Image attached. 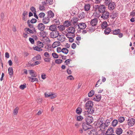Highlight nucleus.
<instances>
[{
	"label": "nucleus",
	"instance_id": "obj_1",
	"mask_svg": "<svg viewBox=\"0 0 135 135\" xmlns=\"http://www.w3.org/2000/svg\"><path fill=\"white\" fill-rule=\"evenodd\" d=\"M91 27H89V29L91 31H93L95 29V26H96L98 22V20L96 18H95L91 20L90 22Z\"/></svg>",
	"mask_w": 135,
	"mask_h": 135
},
{
	"label": "nucleus",
	"instance_id": "obj_2",
	"mask_svg": "<svg viewBox=\"0 0 135 135\" xmlns=\"http://www.w3.org/2000/svg\"><path fill=\"white\" fill-rule=\"evenodd\" d=\"M101 18L104 20H107L109 17V13L107 11L101 13Z\"/></svg>",
	"mask_w": 135,
	"mask_h": 135
},
{
	"label": "nucleus",
	"instance_id": "obj_3",
	"mask_svg": "<svg viewBox=\"0 0 135 135\" xmlns=\"http://www.w3.org/2000/svg\"><path fill=\"white\" fill-rule=\"evenodd\" d=\"M59 35V32L57 30L52 31L50 33V37L54 38L57 37Z\"/></svg>",
	"mask_w": 135,
	"mask_h": 135
},
{
	"label": "nucleus",
	"instance_id": "obj_4",
	"mask_svg": "<svg viewBox=\"0 0 135 135\" xmlns=\"http://www.w3.org/2000/svg\"><path fill=\"white\" fill-rule=\"evenodd\" d=\"M85 120L86 123L89 124L92 122L93 119L92 116L88 115L86 117Z\"/></svg>",
	"mask_w": 135,
	"mask_h": 135
},
{
	"label": "nucleus",
	"instance_id": "obj_5",
	"mask_svg": "<svg viewBox=\"0 0 135 135\" xmlns=\"http://www.w3.org/2000/svg\"><path fill=\"white\" fill-rule=\"evenodd\" d=\"M108 6V8L109 10H113L115 9L116 5L115 2H112Z\"/></svg>",
	"mask_w": 135,
	"mask_h": 135
},
{
	"label": "nucleus",
	"instance_id": "obj_6",
	"mask_svg": "<svg viewBox=\"0 0 135 135\" xmlns=\"http://www.w3.org/2000/svg\"><path fill=\"white\" fill-rule=\"evenodd\" d=\"M135 123V119L132 118H129L128 120V124L130 126H133Z\"/></svg>",
	"mask_w": 135,
	"mask_h": 135
},
{
	"label": "nucleus",
	"instance_id": "obj_7",
	"mask_svg": "<svg viewBox=\"0 0 135 135\" xmlns=\"http://www.w3.org/2000/svg\"><path fill=\"white\" fill-rule=\"evenodd\" d=\"M85 109L86 110V111H85V114H87V113H88L89 114H91L94 113V109L93 108V107Z\"/></svg>",
	"mask_w": 135,
	"mask_h": 135
},
{
	"label": "nucleus",
	"instance_id": "obj_8",
	"mask_svg": "<svg viewBox=\"0 0 135 135\" xmlns=\"http://www.w3.org/2000/svg\"><path fill=\"white\" fill-rule=\"evenodd\" d=\"M87 123H83L82 125V127L83 129L85 131L88 130L89 129H91V128H89L88 127L89 126H90V125H89Z\"/></svg>",
	"mask_w": 135,
	"mask_h": 135
},
{
	"label": "nucleus",
	"instance_id": "obj_9",
	"mask_svg": "<svg viewBox=\"0 0 135 135\" xmlns=\"http://www.w3.org/2000/svg\"><path fill=\"white\" fill-rule=\"evenodd\" d=\"M106 7L104 5H100L99 9V12L101 13L106 11Z\"/></svg>",
	"mask_w": 135,
	"mask_h": 135
},
{
	"label": "nucleus",
	"instance_id": "obj_10",
	"mask_svg": "<svg viewBox=\"0 0 135 135\" xmlns=\"http://www.w3.org/2000/svg\"><path fill=\"white\" fill-rule=\"evenodd\" d=\"M37 27L39 30L43 31L45 28V26L42 23H40L38 24Z\"/></svg>",
	"mask_w": 135,
	"mask_h": 135
},
{
	"label": "nucleus",
	"instance_id": "obj_11",
	"mask_svg": "<svg viewBox=\"0 0 135 135\" xmlns=\"http://www.w3.org/2000/svg\"><path fill=\"white\" fill-rule=\"evenodd\" d=\"M93 104L92 101H88L86 102L85 104L86 109H87L88 108L90 107L91 108V107H93Z\"/></svg>",
	"mask_w": 135,
	"mask_h": 135
},
{
	"label": "nucleus",
	"instance_id": "obj_12",
	"mask_svg": "<svg viewBox=\"0 0 135 135\" xmlns=\"http://www.w3.org/2000/svg\"><path fill=\"white\" fill-rule=\"evenodd\" d=\"M78 28L80 29H84L86 26V24L84 23H79L78 25Z\"/></svg>",
	"mask_w": 135,
	"mask_h": 135
},
{
	"label": "nucleus",
	"instance_id": "obj_13",
	"mask_svg": "<svg viewBox=\"0 0 135 135\" xmlns=\"http://www.w3.org/2000/svg\"><path fill=\"white\" fill-rule=\"evenodd\" d=\"M118 12L117 11H114L112 13V15L110 16L112 18L114 19L116 17H117L119 15Z\"/></svg>",
	"mask_w": 135,
	"mask_h": 135
},
{
	"label": "nucleus",
	"instance_id": "obj_14",
	"mask_svg": "<svg viewBox=\"0 0 135 135\" xmlns=\"http://www.w3.org/2000/svg\"><path fill=\"white\" fill-rule=\"evenodd\" d=\"M67 31L68 32H70V33H75V29L73 27H69L67 29Z\"/></svg>",
	"mask_w": 135,
	"mask_h": 135
},
{
	"label": "nucleus",
	"instance_id": "obj_15",
	"mask_svg": "<svg viewBox=\"0 0 135 135\" xmlns=\"http://www.w3.org/2000/svg\"><path fill=\"white\" fill-rule=\"evenodd\" d=\"M123 132V130L121 128H116L115 132L118 135L121 134Z\"/></svg>",
	"mask_w": 135,
	"mask_h": 135
},
{
	"label": "nucleus",
	"instance_id": "obj_16",
	"mask_svg": "<svg viewBox=\"0 0 135 135\" xmlns=\"http://www.w3.org/2000/svg\"><path fill=\"white\" fill-rule=\"evenodd\" d=\"M66 37L68 38L71 37H74L75 36V33H71L70 32H67L65 35Z\"/></svg>",
	"mask_w": 135,
	"mask_h": 135
},
{
	"label": "nucleus",
	"instance_id": "obj_17",
	"mask_svg": "<svg viewBox=\"0 0 135 135\" xmlns=\"http://www.w3.org/2000/svg\"><path fill=\"white\" fill-rule=\"evenodd\" d=\"M41 56L40 55H38L36 56H35L33 57L31 60V61H34L36 60H41Z\"/></svg>",
	"mask_w": 135,
	"mask_h": 135
},
{
	"label": "nucleus",
	"instance_id": "obj_18",
	"mask_svg": "<svg viewBox=\"0 0 135 135\" xmlns=\"http://www.w3.org/2000/svg\"><path fill=\"white\" fill-rule=\"evenodd\" d=\"M71 24L72 23L71 21H66L63 23V25L66 27L70 26Z\"/></svg>",
	"mask_w": 135,
	"mask_h": 135
},
{
	"label": "nucleus",
	"instance_id": "obj_19",
	"mask_svg": "<svg viewBox=\"0 0 135 135\" xmlns=\"http://www.w3.org/2000/svg\"><path fill=\"white\" fill-rule=\"evenodd\" d=\"M57 26L55 24L52 25L49 27V30L53 31L54 30H57Z\"/></svg>",
	"mask_w": 135,
	"mask_h": 135
},
{
	"label": "nucleus",
	"instance_id": "obj_20",
	"mask_svg": "<svg viewBox=\"0 0 135 135\" xmlns=\"http://www.w3.org/2000/svg\"><path fill=\"white\" fill-rule=\"evenodd\" d=\"M120 30L119 29H117L112 31L111 33L114 35H117L120 32Z\"/></svg>",
	"mask_w": 135,
	"mask_h": 135
},
{
	"label": "nucleus",
	"instance_id": "obj_21",
	"mask_svg": "<svg viewBox=\"0 0 135 135\" xmlns=\"http://www.w3.org/2000/svg\"><path fill=\"white\" fill-rule=\"evenodd\" d=\"M54 16V14L51 11H49L48 12L47 17L49 18L53 17Z\"/></svg>",
	"mask_w": 135,
	"mask_h": 135
},
{
	"label": "nucleus",
	"instance_id": "obj_22",
	"mask_svg": "<svg viewBox=\"0 0 135 135\" xmlns=\"http://www.w3.org/2000/svg\"><path fill=\"white\" fill-rule=\"evenodd\" d=\"M111 31V29L110 28L108 27L105 28L104 30V32L105 34L108 35L110 32Z\"/></svg>",
	"mask_w": 135,
	"mask_h": 135
},
{
	"label": "nucleus",
	"instance_id": "obj_23",
	"mask_svg": "<svg viewBox=\"0 0 135 135\" xmlns=\"http://www.w3.org/2000/svg\"><path fill=\"white\" fill-rule=\"evenodd\" d=\"M49 18L48 17L44 18L42 19V22L44 24H47L49 22Z\"/></svg>",
	"mask_w": 135,
	"mask_h": 135
},
{
	"label": "nucleus",
	"instance_id": "obj_24",
	"mask_svg": "<svg viewBox=\"0 0 135 135\" xmlns=\"http://www.w3.org/2000/svg\"><path fill=\"white\" fill-rule=\"evenodd\" d=\"M47 34V33L45 31H43L40 32V37H43V38H44L46 36Z\"/></svg>",
	"mask_w": 135,
	"mask_h": 135
},
{
	"label": "nucleus",
	"instance_id": "obj_25",
	"mask_svg": "<svg viewBox=\"0 0 135 135\" xmlns=\"http://www.w3.org/2000/svg\"><path fill=\"white\" fill-rule=\"evenodd\" d=\"M60 43L59 41L55 42L52 44V47L53 48H55L57 46L60 45Z\"/></svg>",
	"mask_w": 135,
	"mask_h": 135
},
{
	"label": "nucleus",
	"instance_id": "obj_26",
	"mask_svg": "<svg viewBox=\"0 0 135 135\" xmlns=\"http://www.w3.org/2000/svg\"><path fill=\"white\" fill-rule=\"evenodd\" d=\"M107 23L106 21H105L102 23L101 24V27L103 29L107 27Z\"/></svg>",
	"mask_w": 135,
	"mask_h": 135
},
{
	"label": "nucleus",
	"instance_id": "obj_27",
	"mask_svg": "<svg viewBox=\"0 0 135 135\" xmlns=\"http://www.w3.org/2000/svg\"><path fill=\"white\" fill-rule=\"evenodd\" d=\"M78 21V18L76 17H75L71 20V21L72 23L76 24Z\"/></svg>",
	"mask_w": 135,
	"mask_h": 135
},
{
	"label": "nucleus",
	"instance_id": "obj_28",
	"mask_svg": "<svg viewBox=\"0 0 135 135\" xmlns=\"http://www.w3.org/2000/svg\"><path fill=\"white\" fill-rule=\"evenodd\" d=\"M90 5L89 4H85L84 6V9L86 11H88L90 9Z\"/></svg>",
	"mask_w": 135,
	"mask_h": 135
},
{
	"label": "nucleus",
	"instance_id": "obj_29",
	"mask_svg": "<svg viewBox=\"0 0 135 135\" xmlns=\"http://www.w3.org/2000/svg\"><path fill=\"white\" fill-rule=\"evenodd\" d=\"M34 77H32V76L29 77V78L30 79V80L31 79V82H33L35 81H36V82H38V80L37 78H34Z\"/></svg>",
	"mask_w": 135,
	"mask_h": 135
},
{
	"label": "nucleus",
	"instance_id": "obj_30",
	"mask_svg": "<svg viewBox=\"0 0 135 135\" xmlns=\"http://www.w3.org/2000/svg\"><path fill=\"white\" fill-rule=\"evenodd\" d=\"M33 48L34 50L38 51H41L42 50V49L41 48V47H40L38 46H36L35 47H33Z\"/></svg>",
	"mask_w": 135,
	"mask_h": 135
},
{
	"label": "nucleus",
	"instance_id": "obj_31",
	"mask_svg": "<svg viewBox=\"0 0 135 135\" xmlns=\"http://www.w3.org/2000/svg\"><path fill=\"white\" fill-rule=\"evenodd\" d=\"M85 16V15L84 13V12H82L78 15V17L81 19L84 18Z\"/></svg>",
	"mask_w": 135,
	"mask_h": 135
},
{
	"label": "nucleus",
	"instance_id": "obj_32",
	"mask_svg": "<svg viewBox=\"0 0 135 135\" xmlns=\"http://www.w3.org/2000/svg\"><path fill=\"white\" fill-rule=\"evenodd\" d=\"M118 121L117 120L115 119H114L113 120V121L112 122V125L113 127L115 126L118 123Z\"/></svg>",
	"mask_w": 135,
	"mask_h": 135
},
{
	"label": "nucleus",
	"instance_id": "obj_33",
	"mask_svg": "<svg viewBox=\"0 0 135 135\" xmlns=\"http://www.w3.org/2000/svg\"><path fill=\"white\" fill-rule=\"evenodd\" d=\"M112 2V0H104V3L105 5L107 6L109 5Z\"/></svg>",
	"mask_w": 135,
	"mask_h": 135
},
{
	"label": "nucleus",
	"instance_id": "obj_34",
	"mask_svg": "<svg viewBox=\"0 0 135 135\" xmlns=\"http://www.w3.org/2000/svg\"><path fill=\"white\" fill-rule=\"evenodd\" d=\"M8 71L9 75H12L13 74V69L11 67L9 68Z\"/></svg>",
	"mask_w": 135,
	"mask_h": 135
},
{
	"label": "nucleus",
	"instance_id": "obj_35",
	"mask_svg": "<svg viewBox=\"0 0 135 135\" xmlns=\"http://www.w3.org/2000/svg\"><path fill=\"white\" fill-rule=\"evenodd\" d=\"M82 111V109L80 107L78 108L76 110V113L79 114H80L81 113Z\"/></svg>",
	"mask_w": 135,
	"mask_h": 135
},
{
	"label": "nucleus",
	"instance_id": "obj_36",
	"mask_svg": "<svg viewBox=\"0 0 135 135\" xmlns=\"http://www.w3.org/2000/svg\"><path fill=\"white\" fill-rule=\"evenodd\" d=\"M37 46L40 47H42L44 46L43 43L40 41H38L37 42Z\"/></svg>",
	"mask_w": 135,
	"mask_h": 135
},
{
	"label": "nucleus",
	"instance_id": "obj_37",
	"mask_svg": "<svg viewBox=\"0 0 135 135\" xmlns=\"http://www.w3.org/2000/svg\"><path fill=\"white\" fill-rule=\"evenodd\" d=\"M101 98V95L99 94L97 95L96 96V99L95 101L97 102H99L100 101Z\"/></svg>",
	"mask_w": 135,
	"mask_h": 135
},
{
	"label": "nucleus",
	"instance_id": "obj_38",
	"mask_svg": "<svg viewBox=\"0 0 135 135\" xmlns=\"http://www.w3.org/2000/svg\"><path fill=\"white\" fill-rule=\"evenodd\" d=\"M124 118L123 117H120L118 119V121L119 122L122 123L124 120Z\"/></svg>",
	"mask_w": 135,
	"mask_h": 135
},
{
	"label": "nucleus",
	"instance_id": "obj_39",
	"mask_svg": "<svg viewBox=\"0 0 135 135\" xmlns=\"http://www.w3.org/2000/svg\"><path fill=\"white\" fill-rule=\"evenodd\" d=\"M94 91L93 90H91L90 91L88 94V97H92L94 94Z\"/></svg>",
	"mask_w": 135,
	"mask_h": 135
},
{
	"label": "nucleus",
	"instance_id": "obj_40",
	"mask_svg": "<svg viewBox=\"0 0 135 135\" xmlns=\"http://www.w3.org/2000/svg\"><path fill=\"white\" fill-rule=\"evenodd\" d=\"M103 118H101V120L100 121V122L99 123V124H100L99 127L100 128H103V126H102L103 124L104 123L103 121Z\"/></svg>",
	"mask_w": 135,
	"mask_h": 135
},
{
	"label": "nucleus",
	"instance_id": "obj_41",
	"mask_svg": "<svg viewBox=\"0 0 135 135\" xmlns=\"http://www.w3.org/2000/svg\"><path fill=\"white\" fill-rule=\"evenodd\" d=\"M65 26L64 25H60V26H58L59 30L60 31H63L65 29Z\"/></svg>",
	"mask_w": 135,
	"mask_h": 135
},
{
	"label": "nucleus",
	"instance_id": "obj_42",
	"mask_svg": "<svg viewBox=\"0 0 135 135\" xmlns=\"http://www.w3.org/2000/svg\"><path fill=\"white\" fill-rule=\"evenodd\" d=\"M19 108L18 107H16L14 109L13 113L14 115H16L18 112Z\"/></svg>",
	"mask_w": 135,
	"mask_h": 135
},
{
	"label": "nucleus",
	"instance_id": "obj_43",
	"mask_svg": "<svg viewBox=\"0 0 135 135\" xmlns=\"http://www.w3.org/2000/svg\"><path fill=\"white\" fill-rule=\"evenodd\" d=\"M62 62V60L61 59H57L55 60V62L57 64H59L61 63Z\"/></svg>",
	"mask_w": 135,
	"mask_h": 135
},
{
	"label": "nucleus",
	"instance_id": "obj_44",
	"mask_svg": "<svg viewBox=\"0 0 135 135\" xmlns=\"http://www.w3.org/2000/svg\"><path fill=\"white\" fill-rule=\"evenodd\" d=\"M27 24L29 27L31 28H32L33 27V25L30 24V22L29 20H28L27 21Z\"/></svg>",
	"mask_w": 135,
	"mask_h": 135
},
{
	"label": "nucleus",
	"instance_id": "obj_45",
	"mask_svg": "<svg viewBox=\"0 0 135 135\" xmlns=\"http://www.w3.org/2000/svg\"><path fill=\"white\" fill-rule=\"evenodd\" d=\"M100 5H94L93 6V7L95 9L94 10L96 11L98 9L99 10Z\"/></svg>",
	"mask_w": 135,
	"mask_h": 135
},
{
	"label": "nucleus",
	"instance_id": "obj_46",
	"mask_svg": "<svg viewBox=\"0 0 135 135\" xmlns=\"http://www.w3.org/2000/svg\"><path fill=\"white\" fill-rule=\"evenodd\" d=\"M52 55L53 57L54 58L56 59L58 58L59 57L58 55L55 53H52Z\"/></svg>",
	"mask_w": 135,
	"mask_h": 135
},
{
	"label": "nucleus",
	"instance_id": "obj_47",
	"mask_svg": "<svg viewBox=\"0 0 135 135\" xmlns=\"http://www.w3.org/2000/svg\"><path fill=\"white\" fill-rule=\"evenodd\" d=\"M45 62H50L51 60V59L49 57H45L44 59Z\"/></svg>",
	"mask_w": 135,
	"mask_h": 135
},
{
	"label": "nucleus",
	"instance_id": "obj_48",
	"mask_svg": "<svg viewBox=\"0 0 135 135\" xmlns=\"http://www.w3.org/2000/svg\"><path fill=\"white\" fill-rule=\"evenodd\" d=\"M40 61H37L35 62L34 64H30L31 66H33L34 65H38L40 64Z\"/></svg>",
	"mask_w": 135,
	"mask_h": 135
},
{
	"label": "nucleus",
	"instance_id": "obj_49",
	"mask_svg": "<svg viewBox=\"0 0 135 135\" xmlns=\"http://www.w3.org/2000/svg\"><path fill=\"white\" fill-rule=\"evenodd\" d=\"M45 15V14L44 12H41L38 15V16L40 18H42L44 17Z\"/></svg>",
	"mask_w": 135,
	"mask_h": 135
},
{
	"label": "nucleus",
	"instance_id": "obj_50",
	"mask_svg": "<svg viewBox=\"0 0 135 135\" xmlns=\"http://www.w3.org/2000/svg\"><path fill=\"white\" fill-rule=\"evenodd\" d=\"M26 87V84L24 83L23 85H21L20 88L21 89L23 90Z\"/></svg>",
	"mask_w": 135,
	"mask_h": 135
},
{
	"label": "nucleus",
	"instance_id": "obj_51",
	"mask_svg": "<svg viewBox=\"0 0 135 135\" xmlns=\"http://www.w3.org/2000/svg\"><path fill=\"white\" fill-rule=\"evenodd\" d=\"M25 30H26V31H28L29 33H31L32 34L34 33V32H33V31L32 30L29 29L28 28H25Z\"/></svg>",
	"mask_w": 135,
	"mask_h": 135
},
{
	"label": "nucleus",
	"instance_id": "obj_52",
	"mask_svg": "<svg viewBox=\"0 0 135 135\" xmlns=\"http://www.w3.org/2000/svg\"><path fill=\"white\" fill-rule=\"evenodd\" d=\"M39 8V10L40 11L45 10V7L43 6L40 5Z\"/></svg>",
	"mask_w": 135,
	"mask_h": 135
},
{
	"label": "nucleus",
	"instance_id": "obj_53",
	"mask_svg": "<svg viewBox=\"0 0 135 135\" xmlns=\"http://www.w3.org/2000/svg\"><path fill=\"white\" fill-rule=\"evenodd\" d=\"M47 4L51 5L53 3V0H46Z\"/></svg>",
	"mask_w": 135,
	"mask_h": 135
},
{
	"label": "nucleus",
	"instance_id": "obj_54",
	"mask_svg": "<svg viewBox=\"0 0 135 135\" xmlns=\"http://www.w3.org/2000/svg\"><path fill=\"white\" fill-rule=\"evenodd\" d=\"M105 123L106 124V125H105L106 126L108 127L110 123V121L109 120L107 119Z\"/></svg>",
	"mask_w": 135,
	"mask_h": 135
},
{
	"label": "nucleus",
	"instance_id": "obj_55",
	"mask_svg": "<svg viewBox=\"0 0 135 135\" xmlns=\"http://www.w3.org/2000/svg\"><path fill=\"white\" fill-rule=\"evenodd\" d=\"M30 22L32 23H35L37 22V20L35 18H32Z\"/></svg>",
	"mask_w": 135,
	"mask_h": 135
},
{
	"label": "nucleus",
	"instance_id": "obj_56",
	"mask_svg": "<svg viewBox=\"0 0 135 135\" xmlns=\"http://www.w3.org/2000/svg\"><path fill=\"white\" fill-rule=\"evenodd\" d=\"M83 119V117L81 115L78 116L77 117V120L78 121H80Z\"/></svg>",
	"mask_w": 135,
	"mask_h": 135
},
{
	"label": "nucleus",
	"instance_id": "obj_57",
	"mask_svg": "<svg viewBox=\"0 0 135 135\" xmlns=\"http://www.w3.org/2000/svg\"><path fill=\"white\" fill-rule=\"evenodd\" d=\"M30 10L31 11L33 12H36V9L33 6L31 7L30 8Z\"/></svg>",
	"mask_w": 135,
	"mask_h": 135
},
{
	"label": "nucleus",
	"instance_id": "obj_58",
	"mask_svg": "<svg viewBox=\"0 0 135 135\" xmlns=\"http://www.w3.org/2000/svg\"><path fill=\"white\" fill-rule=\"evenodd\" d=\"M29 40L31 44H34V40L33 38L30 37L29 38Z\"/></svg>",
	"mask_w": 135,
	"mask_h": 135
},
{
	"label": "nucleus",
	"instance_id": "obj_59",
	"mask_svg": "<svg viewBox=\"0 0 135 135\" xmlns=\"http://www.w3.org/2000/svg\"><path fill=\"white\" fill-rule=\"evenodd\" d=\"M44 55L46 57H49L50 56V55L49 53L47 52H45L44 54Z\"/></svg>",
	"mask_w": 135,
	"mask_h": 135
},
{
	"label": "nucleus",
	"instance_id": "obj_60",
	"mask_svg": "<svg viewBox=\"0 0 135 135\" xmlns=\"http://www.w3.org/2000/svg\"><path fill=\"white\" fill-rule=\"evenodd\" d=\"M54 22H55V24H54L56 26L57 25H58L60 24V22L59 21V20H56L55 21V20L54 21Z\"/></svg>",
	"mask_w": 135,
	"mask_h": 135
},
{
	"label": "nucleus",
	"instance_id": "obj_61",
	"mask_svg": "<svg viewBox=\"0 0 135 135\" xmlns=\"http://www.w3.org/2000/svg\"><path fill=\"white\" fill-rule=\"evenodd\" d=\"M88 28H87L86 29V30H83L82 31V33L83 34H84L86 33L87 32V31H90V30L89 29V28L88 29Z\"/></svg>",
	"mask_w": 135,
	"mask_h": 135
},
{
	"label": "nucleus",
	"instance_id": "obj_62",
	"mask_svg": "<svg viewBox=\"0 0 135 135\" xmlns=\"http://www.w3.org/2000/svg\"><path fill=\"white\" fill-rule=\"evenodd\" d=\"M57 37V40L59 41H60L61 42H62V39H61V35H59Z\"/></svg>",
	"mask_w": 135,
	"mask_h": 135
},
{
	"label": "nucleus",
	"instance_id": "obj_63",
	"mask_svg": "<svg viewBox=\"0 0 135 135\" xmlns=\"http://www.w3.org/2000/svg\"><path fill=\"white\" fill-rule=\"evenodd\" d=\"M71 61V60L68 59L65 60V63H66V65H68V64L70 63V61Z\"/></svg>",
	"mask_w": 135,
	"mask_h": 135
},
{
	"label": "nucleus",
	"instance_id": "obj_64",
	"mask_svg": "<svg viewBox=\"0 0 135 135\" xmlns=\"http://www.w3.org/2000/svg\"><path fill=\"white\" fill-rule=\"evenodd\" d=\"M50 97L51 99H53L56 97V95L55 94H50Z\"/></svg>",
	"mask_w": 135,
	"mask_h": 135
}]
</instances>
